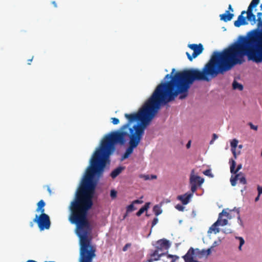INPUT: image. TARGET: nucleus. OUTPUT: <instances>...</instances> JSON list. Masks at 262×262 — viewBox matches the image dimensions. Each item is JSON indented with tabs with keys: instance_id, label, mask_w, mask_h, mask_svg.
Wrapping results in <instances>:
<instances>
[{
	"instance_id": "obj_30",
	"label": "nucleus",
	"mask_w": 262,
	"mask_h": 262,
	"mask_svg": "<svg viewBox=\"0 0 262 262\" xmlns=\"http://www.w3.org/2000/svg\"><path fill=\"white\" fill-rule=\"evenodd\" d=\"M203 173L207 176H209L210 177H213V174L211 173V170L210 169H207L203 172Z\"/></svg>"
},
{
	"instance_id": "obj_16",
	"label": "nucleus",
	"mask_w": 262,
	"mask_h": 262,
	"mask_svg": "<svg viewBox=\"0 0 262 262\" xmlns=\"http://www.w3.org/2000/svg\"><path fill=\"white\" fill-rule=\"evenodd\" d=\"M258 21V28L259 29H255L252 30L249 34L254 36H256L258 35V32L262 30V20H257Z\"/></svg>"
},
{
	"instance_id": "obj_36",
	"label": "nucleus",
	"mask_w": 262,
	"mask_h": 262,
	"mask_svg": "<svg viewBox=\"0 0 262 262\" xmlns=\"http://www.w3.org/2000/svg\"><path fill=\"white\" fill-rule=\"evenodd\" d=\"M234 210H236V211L237 212V214H239V209H236V208H234ZM237 219H238V221H239V223L241 225H242V220H241V217H240L239 215H238V217H237Z\"/></svg>"
},
{
	"instance_id": "obj_51",
	"label": "nucleus",
	"mask_w": 262,
	"mask_h": 262,
	"mask_svg": "<svg viewBox=\"0 0 262 262\" xmlns=\"http://www.w3.org/2000/svg\"><path fill=\"white\" fill-rule=\"evenodd\" d=\"M238 148L239 149H242L243 148V145H237Z\"/></svg>"
},
{
	"instance_id": "obj_29",
	"label": "nucleus",
	"mask_w": 262,
	"mask_h": 262,
	"mask_svg": "<svg viewBox=\"0 0 262 262\" xmlns=\"http://www.w3.org/2000/svg\"><path fill=\"white\" fill-rule=\"evenodd\" d=\"M117 192L115 190H114V189L111 190V192H110V196L112 199H114L117 197Z\"/></svg>"
},
{
	"instance_id": "obj_23",
	"label": "nucleus",
	"mask_w": 262,
	"mask_h": 262,
	"mask_svg": "<svg viewBox=\"0 0 262 262\" xmlns=\"http://www.w3.org/2000/svg\"><path fill=\"white\" fill-rule=\"evenodd\" d=\"M167 258L170 259V261L169 262H175L179 258V257L177 255L169 254L167 255ZM163 260L164 261V262H168L167 260Z\"/></svg>"
},
{
	"instance_id": "obj_39",
	"label": "nucleus",
	"mask_w": 262,
	"mask_h": 262,
	"mask_svg": "<svg viewBox=\"0 0 262 262\" xmlns=\"http://www.w3.org/2000/svg\"><path fill=\"white\" fill-rule=\"evenodd\" d=\"M257 20H262V13L261 12H258L257 14Z\"/></svg>"
},
{
	"instance_id": "obj_35",
	"label": "nucleus",
	"mask_w": 262,
	"mask_h": 262,
	"mask_svg": "<svg viewBox=\"0 0 262 262\" xmlns=\"http://www.w3.org/2000/svg\"><path fill=\"white\" fill-rule=\"evenodd\" d=\"M218 138V136L215 134H213V135H212V140L210 141V144H212L214 142V141L217 139Z\"/></svg>"
},
{
	"instance_id": "obj_45",
	"label": "nucleus",
	"mask_w": 262,
	"mask_h": 262,
	"mask_svg": "<svg viewBox=\"0 0 262 262\" xmlns=\"http://www.w3.org/2000/svg\"><path fill=\"white\" fill-rule=\"evenodd\" d=\"M34 223H35V222H33V221H32V222H31L30 223V226L31 227H33V226H34Z\"/></svg>"
},
{
	"instance_id": "obj_20",
	"label": "nucleus",
	"mask_w": 262,
	"mask_h": 262,
	"mask_svg": "<svg viewBox=\"0 0 262 262\" xmlns=\"http://www.w3.org/2000/svg\"><path fill=\"white\" fill-rule=\"evenodd\" d=\"M232 87L234 90H238L242 91L243 90V86L242 84L239 83L236 81L234 80L232 83Z\"/></svg>"
},
{
	"instance_id": "obj_46",
	"label": "nucleus",
	"mask_w": 262,
	"mask_h": 262,
	"mask_svg": "<svg viewBox=\"0 0 262 262\" xmlns=\"http://www.w3.org/2000/svg\"><path fill=\"white\" fill-rule=\"evenodd\" d=\"M259 196L260 195H259V194H258V195L256 197V198L255 199V202H257L259 200Z\"/></svg>"
},
{
	"instance_id": "obj_5",
	"label": "nucleus",
	"mask_w": 262,
	"mask_h": 262,
	"mask_svg": "<svg viewBox=\"0 0 262 262\" xmlns=\"http://www.w3.org/2000/svg\"><path fill=\"white\" fill-rule=\"evenodd\" d=\"M171 244L168 240L165 238L161 239L156 242V250L160 253H165V255L167 256L168 250Z\"/></svg>"
},
{
	"instance_id": "obj_47",
	"label": "nucleus",
	"mask_w": 262,
	"mask_h": 262,
	"mask_svg": "<svg viewBox=\"0 0 262 262\" xmlns=\"http://www.w3.org/2000/svg\"><path fill=\"white\" fill-rule=\"evenodd\" d=\"M228 9L231 11H233V10L231 7V5H229V7H228Z\"/></svg>"
},
{
	"instance_id": "obj_27",
	"label": "nucleus",
	"mask_w": 262,
	"mask_h": 262,
	"mask_svg": "<svg viewBox=\"0 0 262 262\" xmlns=\"http://www.w3.org/2000/svg\"><path fill=\"white\" fill-rule=\"evenodd\" d=\"M135 209H136V208H135V207L134 206V204L133 203L127 206L126 207L127 213L133 211Z\"/></svg>"
},
{
	"instance_id": "obj_32",
	"label": "nucleus",
	"mask_w": 262,
	"mask_h": 262,
	"mask_svg": "<svg viewBox=\"0 0 262 262\" xmlns=\"http://www.w3.org/2000/svg\"><path fill=\"white\" fill-rule=\"evenodd\" d=\"M231 152H232V154L233 155V157H234V159L233 160H235V159H237V155H239L240 151L237 152L236 151V150H231Z\"/></svg>"
},
{
	"instance_id": "obj_2",
	"label": "nucleus",
	"mask_w": 262,
	"mask_h": 262,
	"mask_svg": "<svg viewBox=\"0 0 262 262\" xmlns=\"http://www.w3.org/2000/svg\"><path fill=\"white\" fill-rule=\"evenodd\" d=\"M245 56L257 63L262 61L261 37L256 39L240 36L228 49L221 52H213L203 71L198 70V81H210L219 74L230 70Z\"/></svg>"
},
{
	"instance_id": "obj_15",
	"label": "nucleus",
	"mask_w": 262,
	"mask_h": 262,
	"mask_svg": "<svg viewBox=\"0 0 262 262\" xmlns=\"http://www.w3.org/2000/svg\"><path fill=\"white\" fill-rule=\"evenodd\" d=\"M211 253V248H208L207 250H202V251H199L198 249V257H201L204 256L207 257V256L210 255Z\"/></svg>"
},
{
	"instance_id": "obj_11",
	"label": "nucleus",
	"mask_w": 262,
	"mask_h": 262,
	"mask_svg": "<svg viewBox=\"0 0 262 262\" xmlns=\"http://www.w3.org/2000/svg\"><path fill=\"white\" fill-rule=\"evenodd\" d=\"M229 164L230 165V172L232 174H236L237 172L242 168V165L240 164L237 165L236 169H235L236 162L233 159H230Z\"/></svg>"
},
{
	"instance_id": "obj_8",
	"label": "nucleus",
	"mask_w": 262,
	"mask_h": 262,
	"mask_svg": "<svg viewBox=\"0 0 262 262\" xmlns=\"http://www.w3.org/2000/svg\"><path fill=\"white\" fill-rule=\"evenodd\" d=\"M165 255V253H160L156 250H153L149 255V257L147 260V262H154L160 259L161 257Z\"/></svg>"
},
{
	"instance_id": "obj_10",
	"label": "nucleus",
	"mask_w": 262,
	"mask_h": 262,
	"mask_svg": "<svg viewBox=\"0 0 262 262\" xmlns=\"http://www.w3.org/2000/svg\"><path fill=\"white\" fill-rule=\"evenodd\" d=\"M245 13V11H243L241 14L238 16L237 19L234 23L235 27H239L241 25H246L248 24L246 18L243 15Z\"/></svg>"
},
{
	"instance_id": "obj_40",
	"label": "nucleus",
	"mask_w": 262,
	"mask_h": 262,
	"mask_svg": "<svg viewBox=\"0 0 262 262\" xmlns=\"http://www.w3.org/2000/svg\"><path fill=\"white\" fill-rule=\"evenodd\" d=\"M258 194L260 195L262 194V187L258 186L257 187Z\"/></svg>"
},
{
	"instance_id": "obj_34",
	"label": "nucleus",
	"mask_w": 262,
	"mask_h": 262,
	"mask_svg": "<svg viewBox=\"0 0 262 262\" xmlns=\"http://www.w3.org/2000/svg\"><path fill=\"white\" fill-rule=\"evenodd\" d=\"M132 246V244L130 243H127L125 244V245L123 247L122 250L125 252L127 251V249L129 247H130Z\"/></svg>"
},
{
	"instance_id": "obj_44",
	"label": "nucleus",
	"mask_w": 262,
	"mask_h": 262,
	"mask_svg": "<svg viewBox=\"0 0 262 262\" xmlns=\"http://www.w3.org/2000/svg\"><path fill=\"white\" fill-rule=\"evenodd\" d=\"M191 140H189V141L188 142L187 144H186V147H187V148H190V145H191Z\"/></svg>"
},
{
	"instance_id": "obj_6",
	"label": "nucleus",
	"mask_w": 262,
	"mask_h": 262,
	"mask_svg": "<svg viewBox=\"0 0 262 262\" xmlns=\"http://www.w3.org/2000/svg\"><path fill=\"white\" fill-rule=\"evenodd\" d=\"M228 223L227 219H223L222 216H219L217 220L209 228L208 233L209 234L213 232L214 234H216L219 233L220 229L218 227L226 225Z\"/></svg>"
},
{
	"instance_id": "obj_1",
	"label": "nucleus",
	"mask_w": 262,
	"mask_h": 262,
	"mask_svg": "<svg viewBox=\"0 0 262 262\" xmlns=\"http://www.w3.org/2000/svg\"><path fill=\"white\" fill-rule=\"evenodd\" d=\"M155 116H125L128 119L126 124L119 129L112 131L104 136L99 147L93 154L81 186L70 203L69 219H88V212L93 205L91 194L96 187V182L93 181L94 176L100 177L102 174L106 162L115 151L116 145H124L128 142V147L121 160L128 158L138 146L145 129Z\"/></svg>"
},
{
	"instance_id": "obj_13",
	"label": "nucleus",
	"mask_w": 262,
	"mask_h": 262,
	"mask_svg": "<svg viewBox=\"0 0 262 262\" xmlns=\"http://www.w3.org/2000/svg\"><path fill=\"white\" fill-rule=\"evenodd\" d=\"M221 20H224L225 22L230 20L233 17V14L230 13L229 11H226L225 13L222 14L220 15Z\"/></svg>"
},
{
	"instance_id": "obj_52",
	"label": "nucleus",
	"mask_w": 262,
	"mask_h": 262,
	"mask_svg": "<svg viewBox=\"0 0 262 262\" xmlns=\"http://www.w3.org/2000/svg\"><path fill=\"white\" fill-rule=\"evenodd\" d=\"M151 177H152V179H156L157 178V176L156 175H152Z\"/></svg>"
},
{
	"instance_id": "obj_22",
	"label": "nucleus",
	"mask_w": 262,
	"mask_h": 262,
	"mask_svg": "<svg viewBox=\"0 0 262 262\" xmlns=\"http://www.w3.org/2000/svg\"><path fill=\"white\" fill-rule=\"evenodd\" d=\"M153 211H154V213L155 214V215L156 216H158L162 213V210H161L160 207L159 206H158V205H157L154 207Z\"/></svg>"
},
{
	"instance_id": "obj_18",
	"label": "nucleus",
	"mask_w": 262,
	"mask_h": 262,
	"mask_svg": "<svg viewBox=\"0 0 262 262\" xmlns=\"http://www.w3.org/2000/svg\"><path fill=\"white\" fill-rule=\"evenodd\" d=\"M149 203H146L144 206L141 207L137 212L136 215L138 216H140L144 211L147 210L149 207Z\"/></svg>"
},
{
	"instance_id": "obj_12",
	"label": "nucleus",
	"mask_w": 262,
	"mask_h": 262,
	"mask_svg": "<svg viewBox=\"0 0 262 262\" xmlns=\"http://www.w3.org/2000/svg\"><path fill=\"white\" fill-rule=\"evenodd\" d=\"M246 13L248 20L250 21L251 25H254L256 23V17L255 15L253 14L252 10L247 9Z\"/></svg>"
},
{
	"instance_id": "obj_17",
	"label": "nucleus",
	"mask_w": 262,
	"mask_h": 262,
	"mask_svg": "<svg viewBox=\"0 0 262 262\" xmlns=\"http://www.w3.org/2000/svg\"><path fill=\"white\" fill-rule=\"evenodd\" d=\"M123 169L124 168L121 166L116 168L111 173V177L113 179L115 178L122 172Z\"/></svg>"
},
{
	"instance_id": "obj_25",
	"label": "nucleus",
	"mask_w": 262,
	"mask_h": 262,
	"mask_svg": "<svg viewBox=\"0 0 262 262\" xmlns=\"http://www.w3.org/2000/svg\"><path fill=\"white\" fill-rule=\"evenodd\" d=\"M235 238L239 241V246L238 247V249L239 250H242V246L244 244L245 241L244 238L242 237L236 236Z\"/></svg>"
},
{
	"instance_id": "obj_28",
	"label": "nucleus",
	"mask_w": 262,
	"mask_h": 262,
	"mask_svg": "<svg viewBox=\"0 0 262 262\" xmlns=\"http://www.w3.org/2000/svg\"><path fill=\"white\" fill-rule=\"evenodd\" d=\"M204 50L203 45L201 43L198 44V55L201 54Z\"/></svg>"
},
{
	"instance_id": "obj_21",
	"label": "nucleus",
	"mask_w": 262,
	"mask_h": 262,
	"mask_svg": "<svg viewBox=\"0 0 262 262\" xmlns=\"http://www.w3.org/2000/svg\"><path fill=\"white\" fill-rule=\"evenodd\" d=\"M238 143V141L236 139H234L231 141V142H230V145H231V150H236V148L237 146Z\"/></svg>"
},
{
	"instance_id": "obj_3",
	"label": "nucleus",
	"mask_w": 262,
	"mask_h": 262,
	"mask_svg": "<svg viewBox=\"0 0 262 262\" xmlns=\"http://www.w3.org/2000/svg\"><path fill=\"white\" fill-rule=\"evenodd\" d=\"M190 183L192 192L186 193L183 195H178V200L180 201L184 205H187L193 196V193L196 190V175L195 174L194 169H192L190 177Z\"/></svg>"
},
{
	"instance_id": "obj_33",
	"label": "nucleus",
	"mask_w": 262,
	"mask_h": 262,
	"mask_svg": "<svg viewBox=\"0 0 262 262\" xmlns=\"http://www.w3.org/2000/svg\"><path fill=\"white\" fill-rule=\"evenodd\" d=\"M111 119L112 120V122L115 125L118 124L119 123V120L117 118H112Z\"/></svg>"
},
{
	"instance_id": "obj_31",
	"label": "nucleus",
	"mask_w": 262,
	"mask_h": 262,
	"mask_svg": "<svg viewBox=\"0 0 262 262\" xmlns=\"http://www.w3.org/2000/svg\"><path fill=\"white\" fill-rule=\"evenodd\" d=\"M176 208L179 211H184V208L185 207L181 205V204H177L176 206Z\"/></svg>"
},
{
	"instance_id": "obj_19",
	"label": "nucleus",
	"mask_w": 262,
	"mask_h": 262,
	"mask_svg": "<svg viewBox=\"0 0 262 262\" xmlns=\"http://www.w3.org/2000/svg\"><path fill=\"white\" fill-rule=\"evenodd\" d=\"M204 178H201V177H200L198 176V190H201V191H202L201 193L199 194V193H198V195H202V194L203 193V192H204V190H203V189L202 188V187H201V185L202 184H203V183H204Z\"/></svg>"
},
{
	"instance_id": "obj_53",
	"label": "nucleus",
	"mask_w": 262,
	"mask_h": 262,
	"mask_svg": "<svg viewBox=\"0 0 262 262\" xmlns=\"http://www.w3.org/2000/svg\"><path fill=\"white\" fill-rule=\"evenodd\" d=\"M260 8L261 10H262V4L260 6Z\"/></svg>"
},
{
	"instance_id": "obj_26",
	"label": "nucleus",
	"mask_w": 262,
	"mask_h": 262,
	"mask_svg": "<svg viewBox=\"0 0 262 262\" xmlns=\"http://www.w3.org/2000/svg\"><path fill=\"white\" fill-rule=\"evenodd\" d=\"M219 216H221L222 217L225 216L228 219H230V217L229 216V213L227 211L226 209H223L222 212L219 214Z\"/></svg>"
},
{
	"instance_id": "obj_49",
	"label": "nucleus",
	"mask_w": 262,
	"mask_h": 262,
	"mask_svg": "<svg viewBox=\"0 0 262 262\" xmlns=\"http://www.w3.org/2000/svg\"><path fill=\"white\" fill-rule=\"evenodd\" d=\"M48 191L50 194L52 193V191L49 187H48Z\"/></svg>"
},
{
	"instance_id": "obj_4",
	"label": "nucleus",
	"mask_w": 262,
	"mask_h": 262,
	"mask_svg": "<svg viewBox=\"0 0 262 262\" xmlns=\"http://www.w3.org/2000/svg\"><path fill=\"white\" fill-rule=\"evenodd\" d=\"M33 222L37 224L40 231L49 229L51 226L50 217L45 213H41L39 215H36Z\"/></svg>"
},
{
	"instance_id": "obj_14",
	"label": "nucleus",
	"mask_w": 262,
	"mask_h": 262,
	"mask_svg": "<svg viewBox=\"0 0 262 262\" xmlns=\"http://www.w3.org/2000/svg\"><path fill=\"white\" fill-rule=\"evenodd\" d=\"M45 205L46 204L43 200H41L39 201L37 204V207L36 208V211L40 212L41 213H45V210L44 207L45 206Z\"/></svg>"
},
{
	"instance_id": "obj_7",
	"label": "nucleus",
	"mask_w": 262,
	"mask_h": 262,
	"mask_svg": "<svg viewBox=\"0 0 262 262\" xmlns=\"http://www.w3.org/2000/svg\"><path fill=\"white\" fill-rule=\"evenodd\" d=\"M237 180H239V182L243 184H246L247 183L246 179L245 177L243 176L242 172L237 173L235 176H231L230 180L231 185L232 186H235Z\"/></svg>"
},
{
	"instance_id": "obj_9",
	"label": "nucleus",
	"mask_w": 262,
	"mask_h": 262,
	"mask_svg": "<svg viewBox=\"0 0 262 262\" xmlns=\"http://www.w3.org/2000/svg\"><path fill=\"white\" fill-rule=\"evenodd\" d=\"M194 251L193 248H190L186 254L182 256L185 262H196L194 258Z\"/></svg>"
},
{
	"instance_id": "obj_43",
	"label": "nucleus",
	"mask_w": 262,
	"mask_h": 262,
	"mask_svg": "<svg viewBox=\"0 0 262 262\" xmlns=\"http://www.w3.org/2000/svg\"><path fill=\"white\" fill-rule=\"evenodd\" d=\"M224 232L226 234L230 233H231V230L230 229H228L224 230Z\"/></svg>"
},
{
	"instance_id": "obj_48",
	"label": "nucleus",
	"mask_w": 262,
	"mask_h": 262,
	"mask_svg": "<svg viewBox=\"0 0 262 262\" xmlns=\"http://www.w3.org/2000/svg\"><path fill=\"white\" fill-rule=\"evenodd\" d=\"M27 262H36L35 260H28ZM45 262H48V261H45ZM49 262H55V261H49Z\"/></svg>"
},
{
	"instance_id": "obj_50",
	"label": "nucleus",
	"mask_w": 262,
	"mask_h": 262,
	"mask_svg": "<svg viewBox=\"0 0 262 262\" xmlns=\"http://www.w3.org/2000/svg\"><path fill=\"white\" fill-rule=\"evenodd\" d=\"M127 215H128V213H127V212H126V213L123 215V219H125Z\"/></svg>"
},
{
	"instance_id": "obj_37",
	"label": "nucleus",
	"mask_w": 262,
	"mask_h": 262,
	"mask_svg": "<svg viewBox=\"0 0 262 262\" xmlns=\"http://www.w3.org/2000/svg\"><path fill=\"white\" fill-rule=\"evenodd\" d=\"M158 222V219L157 217L154 218L152 222L151 227H153L155 225H156Z\"/></svg>"
},
{
	"instance_id": "obj_38",
	"label": "nucleus",
	"mask_w": 262,
	"mask_h": 262,
	"mask_svg": "<svg viewBox=\"0 0 262 262\" xmlns=\"http://www.w3.org/2000/svg\"><path fill=\"white\" fill-rule=\"evenodd\" d=\"M249 125L250 126V128L253 130H257V126L253 125L252 123H249Z\"/></svg>"
},
{
	"instance_id": "obj_24",
	"label": "nucleus",
	"mask_w": 262,
	"mask_h": 262,
	"mask_svg": "<svg viewBox=\"0 0 262 262\" xmlns=\"http://www.w3.org/2000/svg\"><path fill=\"white\" fill-rule=\"evenodd\" d=\"M259 2V0H252L249 6L248 9L252 10L253 8L256 7V6L258 4Z\"/></svg>"
},
{
	"instance_id": "obj_41",
	"label": "nucleus",
	"mask_w": 262,
	"mask_h": 262,
	"mask_svg": "<svg viewBox=\"0 0 262 262\" xmlns=\"http://www.w3.org/2000/svg\"><path fill=\"white\" fill-rule=\"evenodd\" d=\"M132 203L134 204H142L143 203V201L139 200H136L134 201Z\"/></svg>"
},
{
	"instance_id": "obj_42",
	"label": "nucleus",
	"mask_w": 262,
	"mask_h": 262,
	"mask_svg": "<svg viewBox=\"0 0 262 262\" xmlns=\"http://www.w3.org/2000/svg\"><path fill=\"white\" fill-rule=\"evenodd\" d=\"M219 245V243L216 241H214L212 244V245L211 246V247L210 248L211 249H212L213 248L216 247V246H217Z\"/></svg>"
}]
</instances>
